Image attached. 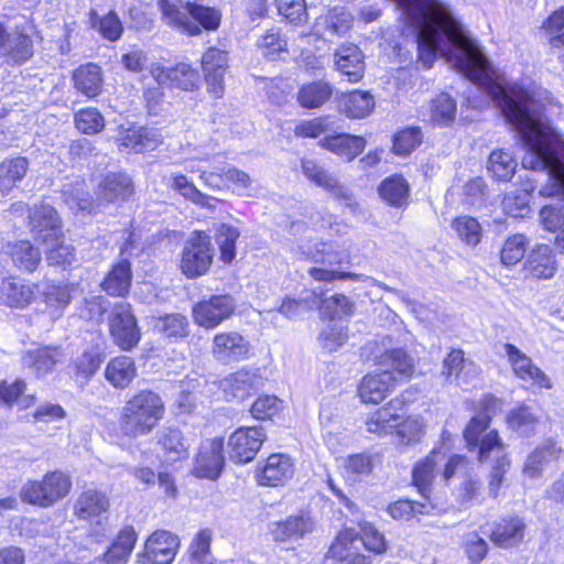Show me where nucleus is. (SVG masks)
Wrapping results in <instances>:
<instances>
[{"mask_svg": "<svg viewBox=\"0 0 564 564\" xmlns=\"http://www.w3.org/2000/svg\"><path fill=\"white\" fill-rule=\"evenodd\" d=\"M392 1L401 9L411 29L419 61L425 68H430L440 55L470 82L484 87L506 121L518 132L525 150L522 161L531 151H535L541 154V159H550L552 165H563V155H558L555 148H558L557 144L564 148V142L543 116L542 106L528 89L516 84L506 85L499 78L478 44L465 33L446 4L440 0ZM522 166L539 173L546 182L540 189L554 184V181L547 177L551 166L530 167L523 163ZM539 182L542 180H528L523 187L507 193L502 200L505 213L511 217H523L529 210L531 192L535 188L533 183ZM553 196L564 197L562 194Z\"/></svg>", "mask_w": 564, "mask_h": 564, "instance_id": "1", "label": "nucleus"}, {"mask_svg": "<svg viewBox=\"0 0 564 564\" xmlns=\"http://www.w3.org/2000/svg\"><path fill=\"white\" fill-rule=\"evenodd\" d=\"M164 414L162 398L151 390H141L122 405L119 415L120 432L129 438L147 436L155 430Z\"/></svg>", "mask_w": 564, "mask_h": 564, "instance_id": "2", "label": "nucleus"}, {"mask_svg": "<svg viewBox=\"0 0 564 564\" xmlns=\"http://www.w3.org/2000/svg\"><path fill=\"white\" fill-rule=\"evenodd\" d=\"M159 4L164 21L188 35L200 34V26L214 31L220 25L221 13L215 8L192 2L183 3L181 0H160Z\"/></svg>", "mask_w": 564, "mask_h": 564, "instance_id": "3", "label": "nucleus"}, {"mask_svg": "<svg viewBox=\"0 0 564 564\" xmlns=\"http://www.w3.org/2000/svg\"><path fill=\"white\" fill-rule=\"evenodd\" d=\"M307 256L323 267H313L308 274L315 281L333 282L335 280H357L358 274L352 272L332 269L334 265L348 263L350 260L349 251L335 242H316L307 251Z\"/></svg>", "mask_w": 564, "mask_h": 564, "instance_id": "4", "label": "nucleus"}, {"mask_svg": "<svg viewBox=\"0 0 564 564\" xmlns=\"http://www.w3.org/2000/svg\"><path fill=\"white\" fill-rule=\"evenodd\" d=\"M70 487L69 476L56 470L47 473L41 481H28L20 496L25 502L46 508L65 498Z\"/></svg>", "mask_w": 564, "mask_h": 564, "instance_id": "5", "label": "nucleus"}, {"mask_svg": "<svg viewBox=\"0 0 564 564\" xmlns=\"http://www.w3.org/2000/svg\"><path fill=\"white\" fill-rule=\"evenodd\" d=\"M215 249L210 237L195 231L184 243L180 259V270L187 279H196L208 272Z\"/></svg>", "mask_w": 564, "mask_h": 564, "instance_id": "6", "label": "nucleus"}, {"mask_svg": "<svg viewBox=\"0 0 564 564\" xmlns=\"http://www.w3.org/2000/svg\"><path fill=\"white\" fill-rule=\"evenodd\" d=\"M491 417L488 413L481 412L475 415L464 430V438L470 451H477L478 459H488L490 453L502 454L505 451L498 432L490 430Z\"/></svg>", "mask_w": 564, "mask_h": 564, "instance_id": "7", "label": "nucleus"}, {"mask_svg": "<svg viewBox=\"0 0 564 564\" xmlns=\"http://www.w3.org/2000/svg\"><path fill=\"white\" fill-rule=\"evenodd\" d=\"M109 332L113 343L122 350L129 351L138 345L141 333L129 303L113 306L109 315Z\"/></svg>", "mask_w": 564, "mask_h": 564, "instance_id": "8", "label": "nucleus"}, {"mask_svg": "<svg viewBox=\"0 0 564 564\" xmlns=\"http://www.w3.org/2000/svg\"><path fill=\"white\" fill-rule=\"evenodd\" d=\"M503 350L514 376L521 381L528 383V389L531 392L536 393L543 389H551L553 387L549 376L517 346L512 344H505Z\"/></svg>", "mask_w": 564, "mask_h": 564, "instance_id": "9", "label": "nucleus"}, {"mask_svg": "<svg viewBox=\"0 0 564 564\" xmlns=\"http://www.w3.org/2000/svg\"><path fill=\"white\" fill-rule=\"evenodd\" d=\"M236 301L229 294L213 295L196 303L193 307L194 322L204 328L213 329L231 317Z\"/></svg>", "mask_w": 564, "mask_h": 564, "instance_id": "10", "label": "nucleus"}, {"mask_svg": "<svg viewBox=\"0 0 564 564\" xmlns=\"http://www.w3.org/2000/svg\"><path fill=\"white\" fill-rule=\"evenodd\" d=\"M267 435L261 426H243L236 430L229 437V458L234 463L251 462L260 451Z\"/></svg>", "mask_w": 564, "mask_h": 564, "instance_id": "11", "label": "nucleus"}, {"mask_svg": "<svg viewBox=\"0 0 564 564\" xmlns=\"http://www.w3.org/2000/svg\"><path fill=\"white\" fill-rule=\"evenodd\" d=\"M150 72L159 86L193 91L198 88L200 82L197 69L186 63H177L172 67L153 65Z\"/></svg>", "mask_w": 564, "mask_h": 564, "instance_id": "12", "label": "nucleus"}, {"mask_svg": "<svg viewBox=\"0 0 564 564\" xmlns=\"http://www.w3.org/2000/svg\"><path fill=\"white\" fill-rule=\"evenodd\" d=\"M301 169L307 180L328 192L334 198L343 200L346 205L352 202L350 189L326 169L312 159H303Z\"/></svg>", "mask_w": 564, "mask_h": 564, "instance_id": "13", "label": "nucleus"}, {"mask_svg": "<svg viewBox=\"0 0 564 564\" xmlns=\"http://www.w3.org/2000/svg\"><path fill=\"white\" fill-rule=\"evenodd\" d=\"M250 352V343L238 332L216 334L213 339L212 354L221 364L243 360Z\"/></svg>", "mask_w": 564, "mask_h": 564, "instance_id": "14", "label": "nucleus"}, {"mask_svg": "<svg viewBox=\"0 0 564 564\" xmlns=\"http://www.w3.org/2000/svg\"><path fill=\"white\" fill-rule=\"evenodd\" d=\"M180 545L178 538L169 531H155L145 542L142 564H171Z\"/></svg>", "mask_w": 564, "mask_h": 564, "instance_id": "15", "label": "nucleus"}, {"mask_svg": "<svg viewBox=\"0 0 564 564\" xmlns=\"http://www.w3.org/2000/svg\"><path fill=\"white\" fill-rule=\"evenodd\" d=\"M224 440L213 438L204 442L195 462V474L199 478L217 479L223 470L225 458L223 455Z\"/></svg>", "mask_w": 564, "mask_h": 564, "instance_id": "16", "label": "nucleus"}, {"mask_svg": "<svg viewBox=\"0 0 564 564\" xmlns=\"http://www.w3.org/2000/svg\"><path fill=\"white\" fill-rule=\"evenodd\" d=\"M30 227L34 239L48 245L61 238V223L56 210L50 205L34 208L30 214Z\"/></svg>", "mask_w": 564, "mask_h": 564, "instance_id": "17", "label": "nucleus"}, {"mask_svg": "<svg viewBox=\"0 0 564 564\" xmlns=\"http://www.w3.org/2000/svg\"><path fill=\"white\" fill-rule=\"evenodd\" d=\"M261 378L253 371L241 369L220 380V388L228 401L245 400L252 391L260 388Z\"/></svg>", "mask_w": 564, "mask_h": 564, "instance_id": "18", "label": "nucleus"}, {"mask_svg": "<svg viewBox=\"0 0 564 564\" xmlns=\"http://www.w3.org/2000/svg\"><path fill=\"white\" fill-rule=\"evenodd\" d=\"M525 529L527 525L520 517L502 518L494 523L489 539L499 547H513L523 541Z\"/></svg>", "mask_w": 564, "mask_h": 564, "instance_id": "19", "label": "nucleus"}, {"mask_svg": "<svg viewBox=\"0 0 564 564\" xmlns=\"http://www.w3.org/2000/svg\"><path fill=\"white\" fill-rule=\"evenodd\" d=\"M294 466L288 455L272 454L258 474V481L262 486H281L293 477Z\"/></svg>", "mask_w": 564, "mask_h": 564, "instance_id": "20", "label": "nucleus"}, {"mask_svg": "<svg viewBox=\"0 0 564 564\" xmlns=\"http://www.w3.org/2000/svg\"><path fill=\"white\" fill-rule=\"evenodd\" d=\"M334 62L337 69L351 83L364 77L365 62L361 50L355 44L339 46L334 53Z\"/></svg>", "mask_w": 564, "mask_h": 564, "instance_id": "21", "label": "nucleus"}, {"mask_svg": "<svg viewBox=\"0 0 564 564\" xmlns=\"http://www.w3.org/2000/svg\"><path fill=\"white\" fill-rule=\"evenodd\" d=\"M445 455L441 451L434 449L413 467L412 481L423 498H429L436 469L443 465Z\"/></svg>", "mask_w": 564, "mask_h": 564, "instance_id": "22", "label": "nucleus"}, {"mask_svg": "<svg viewBox=\"0 0 564 564\" xmlns=\"http://www.w3.org/2000/svg\"><path fill=\"white\" fill-rule=\"evenodd\" d=\"M395 382L397 378L389 371L367 375L359 386V397L364 403H380Z\"/></svg>", "mask_w": 564, "mask_h": 564, "instance_id": "23", "label": "nucleus"}, {"mask_svg": "<svg viewBox=\"0 0 564 564\" xmlns=\"http://www.w3.org/2000/svg\"><path fill=\"white\" fill-rule=\"evenodd\" d=\"M381 371H389L399 380L410 379L415 369V360L404 349L397 348L384 351L377 361Z\"/></svg>", "mask_w": 564, "mask_h": 564, "instance_id": "24", "label": "nucleus"}, {"mask_svg": "<svg viewBox=\"0 0 564 564\" xmlns=\"http://www.w3.org/2000/svg\"><path fill=\"white\" fill-rule=\"evenodd\" d=\"M321 145L346 160H354L361 153L366 147V141L362 137L352 135L348 133H339L334 129L321 140Z\"/></svg>", "mask_w": 564, "mask_h": 564, "instance_id": "25", "label": "nucleus"}, {"mask_svg": "<svg viewBox=\"0 0 564 564\" xmlns=\"http://www.w3.org/2000/svg\"><path fill=\"white\" fill-rule=\"evenodd\" d=\"M33 54L31 39L20 32L7 33L0 24V55L10 57L14 63L29 59Z\"/></svg>", "mask_w": 564, "mask_h": 564, "instance_id": "26", "label": "nucleus"}, {"mask_svg": "<svg viewBox=\"0 0 564 564\" xmlns=\"http://www.w3.org/2000/svg\"><path fill=\"white\" fill-rule=\"evenodd\" d=\"M134 192L131 177L124 173H109L99 185L98 197L107 203L126 200Z\"/></svg>", "mask_w": 564, "mask_h": 564, "instance_id": "27", "label": "nucleus"}, {"mask_svg": "<svg viewBox=\"0 0 564 564\" xmlns=\"http://www.w3.org/2000/svg\"><path fill=\"white\" fill-rule=\"evenodd\" d=\"M562 452L553 440H547L527 457L523 474L531 479L540 477L544 466L557 460Z\"/></svg>", "mask_w": 564, "mask_h": 564, "instance_id": "28", "label": "nucleus"}, {"mask_svg": "<svg viewBox=\"0 0 564 564\" xmlns=\"http://www.w3.org/2000/svg\"><path fill=\"white\" fill-rule=\"evenodd\" d=\"M34 297V289L31 284L20 280L4 279L0 283V302L12 308H24Z\"/></svg>", "mask_w": 564, "mask_h": 564, "instance_id": "29", "label": "nucleus"}, {"mask_svg": "<svg viewBox=\"0 0 564 564\" xmlns=\"http://www.w3.org/2000/svg\"><path fill=\"white\" fill-rule=\"evenodd\" d=\"M160 142V135L153 129L145 127L127 129L118 139L120 148L129 149L137 153L154 150Z\"/></svg>", "mask_w": 564, "mask_h": 564, "instance_id": "30", "label": "nucleus"}, {"mask_svg": "<svg viewBox=\"0 0 564 564\" xmlns=\"http://www.w3.org/2000/svg\"><path fill=\"white\" fill-rule=\"evenodd\" d=\"M158 443L162 446L166 458L172 462L188 457L191 442L177 427H165L158 434Z\"/></svg>", "mask_w": 564, "mask_h": 564, "instance_id": "31", "label": "nucleus"}, {"mask_svg": "<svg viewBox=\"0 0 564 564\" xmlns=\"http://www.w3.org/2000/svg\"><path fill=\"white\" fill-rule=\"evenodd\" d=\"M59 351L53 347H39L28 350L22 356V365L36 377L51 372L57 364Z\"/></svg>", "mask_w": 564, "mask_h": 564, "instance_id": "32", "label": "nucleus"}, {"mask_svg": "<svg viewBox=\"0 0 564 564\" xmlns=\"http://www.w3.org/2000/svg\"><path fill=\"white\" fill-rule=\"evenodd\" d=\"M73 82L79 93L89 98L96 97L104 83L101 68L94 63L80 65L73 73Z\"/></svg>", "mask_w": 564, "mask_h": 564, "instance_id": "33", "label": "nucleus"}, {"mask_svg": "<svg viewBox=\"0 0 564 564\" xmlns=\"http://www.w3.org/2000/svg\"><path fill=\"white\" fill-rule=\"evenodd\" d=\"M108 508L109 499L106 495L97 490L88 489L78 497L75 505V513L78 518L84 520L98 518V523H100Z\"/></svg>", "mask_w": 564, "mask_h": 564, "instance_id": "34", "label": "nucleus"}, {"mask_svg": "<svg viewBox=\"0 0 564 564\" xmlns=\"http://www.w3.org/2000/svg\"><path fill=\"white\" fill-rule=\"evenodd\" d=\"M4 252L11 257L14 265L28 272L34 271L41 262V252L30 241L20 240L8 242L3 247Z\"/></svg>", "mask_w": 564, "mask_h": 564, "instance_id": "35", "label": "nucleus"}, {"mask_svg": "<svg viewBox=\"0 0 564 564\" xmlns=\"http://www.w3.org/2000/svg\"><path fill=\"white\" fill-rule=\"evenodd\" d=\"M404 405V401L400 399L391 400L388 406L382 408L375 412L367 420V430L370 433L376 434H389L393 429H397V420L399 414L397 413Z\"/></svg>", "mask_w": 564, "mask_h": 564, "instance_id": "36", "label": "nucleus"}, {"mask_svg": "<svg viewBox=\"0 0 564 564\" xmlns=\"http://www.w3.org/2000/svg\"><path fill=\"white\" fill-rule=\"evenodd\" d=\"M525 268L534 278H552L556 271V265L551 248L546 245H538L530 252L525 262Z\"/></svg>", "mask_w": 564, "mask_h": 564, "instance_id": "37", "label": "nucleus"}, {"mask_svg": "<svg viewBox=\"0 0 564 564\" xmlns=\"http://www.w3.org/2000/svg\"><path fill=\"white\" fill-rule=\"evenodd\" d=\"M131 265L126 259L115 264L101 283L104 291L111 296H124L131 285Z\"/></svg>", "mask_w": 564, "mask_h": 564, "instance_id": "38", "label": "nucleus"}, {"mask_svg": "<svg viewBox=\"0 0 564 564\" xmlns=\"http://www.w3.org/2000/svg\"><path fill=\"white\" fill-rule=\"evenodd\" d=\"M137 376L134 361L128 356L111 359L105 370L106 379L118 389L127 388Z\"/></svg>", "mask_w": 564, "mask_h": 564, "instance_id": "39", "label": "nucleus"}, {"mask_svg": "<svg viewBox=\"0 0 564 564\" xmlns=\"http://www.w3.org/2000/svg\"><path fill=\"white\" fill-rule=\"evenodd\" d=\"M137 542V533L132 527L122 529L108 551L104 554L107 564H124Z\"/></svg>", "mask_w": 564, "mask_h": 564, "instance_id": "40", "label": "nucleus"}, {"mask_svg": "<svg viewBox=\"0 0 564 564\" xmlns=\"http://www.w3.org/2000/svg\"><path fill=\"white\" fill-rule=\"evenodd\" d=\"M254 45L262 57L273 61L288 52L289 42L279 28H271L258 36Z\"/></svg>", "mask_w": 564, "mask_h": 564, "instance_id": "41", "label": "nucleus"}, {"mask_svg": "<svg viewBox=\"0 0 564 564\" xmlns=\"http://www.w3.org/2000/svg\"><path fill=\"white\" fill-rule=\"evenodd\" d=\"M314 522L308 514H299L288 518L283 522L275 523L272 530L273 538L278 541L300 539L312 532Z\"/></svg>", "mask_w": 564, "mask_h": 564, "instance_id": "42", "label": "nucleus"}, {"mask_svg": "<svg viewBox=\"0 0 564 564\" xmlns=\"http://www.w3.org/2000/svg\"><path fill=\"white\" fill-rule=\"evenodd\" d=\"M507 423L510 430L527 437L535 433L539 424V415L533 408L522 403L509 412Z\"/></svg>", "mask_w": 564, "mask_h": 564, "instance_id": "43", "label": "nucleus"}, {"mask_svg": "<svg viewBox=\"0 0 564 564\" xmlns=\"http://www.w3.org/2000/svg\"><path fill=\"white\" fill-rule=\"evenodd\" d=\"M29 161L18 156L0 163V192L9 193L25 176Z\"/></svg>", "mask_w": 564, "mask_h": 564, "instance_id": "44", "label": "nucleus"}, {"mask_svg": "<svg viewBox=\"0 0 564 564\" xmlns=\"http://www.w3.org/2000/svg\"><path fill=\"white\" fill-rule=\"evenodd\" d=\"M410 185L401 175H392L381 182L379 194L389 205L402 207L408 203Z\"/></svg>", "mask_w": 564, "mask_h": 564, "instance_id": "45", "label": "nucleus"}, {"mask_svg": "<svg viewBox=\"0 0 564 564\" xmlns=\"http://www.w3.org/2000/svg\"><path fill=\"white\" fill-rule=\"evenodd\" d=\"M340 107L348 117L364 118L372 111L375 99L368 91L356 90L343 97Z\"/></svg>", "mask_w": 564, "mask_h": 564, "instance_id": "46", "label": "nucleus"}, {"mask_svg": "<svg viewBox=\"0 0 564 564\" xmlns=\"http://www.w3.org/2000/svg\"><path fill=\"white\" fill-rule=\"evenodd\" d=\"M73 286L68 284H47L43 290L46 307L53 316H61L72 301Z\"/></svg>", "mask_w": 564, "mask_h": 564, "instance_id": "47", "label": "nucleus"}, {"mask_svg": "<svg viewBox=\"0 0 564 564\" xmlns=\"http://www.w3.org/2000/svg\"><path fill=\"white\" fill-rule=\"evenodd\" d=\"M332 87L324 82H314L303 86L297 93V100L304 108L314 109L325 104L332 96Z\"/></svg>", "mask_w": 564, "mask_h": 564, "instance_id": "48", "label": "nucleus"}, {"mask_svg": "<svg viewBox=\"0 0 564 564\" xmlns=\"http://www.w3.org/2000/svg\"><path fill=\"white\" fill-rule=\"evenodd\" d=\"M356 540L348 531L338 534L335 543L329 547V557L337 558L336 564H369L366 556L348 552L347 544H352Z\"/></svg>", "mask_w": 564, "mask_h": 564, "instance_id": "49", "label": "nucleus"}, {"mask_svg": "<svg viewBox=\"0 0 564 564\" xmlns=\"http://www.w3.org/2000/svg\"><path fill=\"white\" fill-rule=\"evenodd\" d=\"M517 163L511 153L503 150L492 151L487 169L499 181H509L516 172Z\"/></svg>", "mask_w": 564, "mask_h": 564, "instance_id": "50", "label": "nucleus"}, {"mask_svg": "<svg viewBox=\"0 0 564 564\" xmlns=\"http://www.w3.org/2000/svg\"><path fill=\"white\" fill-rule=\"evenodd\" d=\"M26 384L23 380H15L11 384L7 382L0 383V404L11 406L14 402H19L21 409H28L34 403L33 394H24Z\"/></svg>", "mask_w": 564, "mask_h": 564, "instance_id": "51", "label": "nucleus"}, {"mask_svg": "<svg viewBox=\"0 0 564 564\" xmlns=\"http://www.w3.org/2000/svg\"><path fill=\"white\" fill-rule=\"evenodd\" d=\"M318 299L317 305L325 316L334 319L335 317H341L345 315L352 314L354 304L351 301L343 294H334L329 297L322 299L323 292L317 291Z\"/></svg>", "mask_w": 564, "mask_h": 564, "instance_id": "52", "label": "nucleus"}, {"mask_svg": "<svg viewBox=\"0 0 564 564\" xmlns=\"http://www.w3.org/2000/svg\"><path fill=\"white\" fill-rule=\"evenodd\" d=\"M240 232L238 228L220 224L216 229V242L219 245L220 257L224 262H230L236 256V241Z\"/></svg>", "mask_w": 564, "mask_h": 564, "instance_id": "53", "label": "nucleus"}, {"mask_svg": "<svg viewBox=\"0 0 564 564\" xmlns=\"http://www.w3.org/2000/svg\"><path fill=\"white\" fill-rule=\"evenodd\" d=\"M433 507L429 502L398 500L388 508L390 516L399 521H409L416 514H427Z\"/></svg>", "mask_w": 564, "mask_h": 564, "instance_id": "54", "label": "nucleus"}, {"mask_svg": "<svg viewBox=\"0 0 564 564\" xmlns=\"http://www.w3.org/2000/svg\"><path fill=\"white\" fill-rule=\"evenodd\" d=\"M456 115V102L448 94L438 95L431 106V119L441 126L451 124Z\"/></svg>", "mask_w": 564, "mask_h": 564, "instance_id": "55", "label": "nucleus"}, {"mask_svg": "<svg viewBox=\"0 0 564 564\" xmlns=\"http://www.w3.org/2000/svg\"><path fill=\"white\" fill-rule=\"evenodd\" d=\"M317 290L297 300L286 297L280 305L279 312L290 319L296 318L302 312L312 311L317 305Z\"/></svg>", "mask_w": 564, "mask_h": 564, "instance_id": "56", "label": "nucleus"}, {"mask_svg": "<svg viewBox=\"0 0 564 564\" xmlns=\"http://www.w3.org/2000/svg\"><path fill=\"white\" fill-rule=\"evenodd\" d=\"M322 19L325 28L337 35L346 34L352 25V15L345 8H333Z\"/></svg>", "mask_w": 564, "mask_h": 564, "instance_id": "57", "label": "nucleus"}, {"mask_svg": "<svg viewBox=\"0 0 564 564\" xmlns=\"http://www.w3.org/2000/svg\"><path fill=\"white\" fill-rule=\"evenodd\" d=\"M75 124L83 133L94 134L104 129L105 120L96 108H86L75 113Z\"/></svg>", "mask_w": 564, "mask_h": 564, "instance_id": "58", "label": "nucleus"}, {"mask_svg": "<svg viewBox=\"0 0 564 564\" xmlns=\"http://www.w3.org/2000/svg\"><path fill=\"white\" fill-rule=\"evenodd\" d=\"M453 228L459 238L469 246H476L482 236L479 223L469 216L457 217L453 221Z\"/></svg>", "mask_w": 564, "mask_h": 564, "instance_id": "59", "label": "nucleus"}, {"mask_svg": "<svg viewBox=\"0 0 564 564\" xmlns=\"http://www.w3.org/2000/svg\"><path fill=\"white\" fill-rule=\"evenodd\" d=\"M348 338L347 329L336 323L326 325L318 336L319 346L332 352L345 344Z\"/></svg>", "mask_w": 564, "mask_h": 564, "instance_id": "60", "label": "nucleus"}, {"mask_svg": "<svg viewBox=\"0 0 564 564\" xmlns=\"http://www.w3.org/2000/svg\"><path fill=\"white\" fill-rule=\"evenodd\" d=\"M46 246L47 262L51 265L70 264L76 258L73 245L66 243L62 237Z\"/></svg>", "mask_w": 564, "mask_h": 564, "instance_id": "61", "label": "nucleus"}, {"mask_svg": "<svg viewBox=\"0 0 564 564\" xmlns=\"http://www.w3.org/2000/svg\"><path fill=\"white\" fill-rule=\"evenodd\" d=\"M294 132L296 135L303 138L326 137L329 132H334V122L327 117H318L299 123Z\"/></svg>", "mask_w": 564, "mask_h": 564, "instance_id": "62", "label": "nucleus"}, {"mask_svg": "<svg viewBox=\"0 0 564 564\" xmlns=\"http://www.w3.org/2000/svg\"><path fill=\"white\" fill-rule=\"evenodd\" d=\"M542 30L554 47L564 45V9L553 12L542 25Z\"/></svg>", "mask_w": 564, "mask_h": 564, "instance_id": "63", "label": "nucleus"}, {"mask_svg": "<svg viewBox=\"0 0 564 564\" xmlns=\"http://www.w3.org/2000/svg\"><path fill=\"white\" fill-rule=\"evenodd\" d=\"M373 468L372 459L367 454L350 455L345 459L344 473L351 481H356L359 477L368 476Z\"/></svg>", "mask_w": 564, "mask_h": 564, "instance_id": "64", "label": "nucleus"}]
</instances>
